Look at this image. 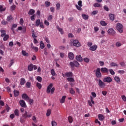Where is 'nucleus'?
<instances>
[{"label": "nucleus", "mask_w": 126, "mask_h": 126, "mask_svg": "<svg viewBox=\"0 0 126 126\" xmlns=\"http://www.w3.org/2000/svg\"><path fill=\"white\" fill-rule=\"evenodd\" d=\"M31 117H32V113H28V112L25 111L20 118V122L21 123V124H24L26 121V119H30Z\"/></svg>", "instance_id": "nucleus-1"}, {"label": "nucleus", "mask_w": 126, "mask_h": 126, "mask_svg": "<svg viewBox=\"0 0 126 126\" xmlns=\"http://www.w3.org/2000/svg\"><path fill=\"white\" fill-rule=\"evenodd\" d=\"M70 46L71 47H76V48H79L81 46V44L79 42V41L77 39L71 40L69 43Z\"/></svg>", "instance_id": "nucleus-2"}, {"label": "nucleus", "mask_w": 126, "mask_h": 126, "mask_svg": "<svg viewBox=\"0 0 126 126\" xmlns=\"http://www.w3.org/2000/svg\"><path fill=\"white\" fill-rule=\"evenodd\" d=\"M46 92L48 94H50V92L52 94H54V93L55 92V88H53L52 83L50 84L48 86Z\"/></svg>", "instance_id": "nucleus-3"}, {"label": "nucleus", "mask_w": 126, "mask_h": 126, "mask_svg": "<svg viewBox=\"0 0 126 126\" xmlns=\"http://www.w3.org/2000/svg\"><path fill=\"white\" fill-rule=\"evenodd\" d=\"M116 28L119 33H123L124 32V26L122 24L120 23H117Z\"/></svg>", "instance_id": "nucleus-4"}, {"label": "nucleus", "mask_w": 126, "mask_h": 126, "mask_svg": "<svg viewBox=\"0 0 126 126\" xmlns=\"http://www.w3.org/2000/svg\"><path fill=\"white\" fill-rule=\"evenodd\" d=\"M69 64L71 68H73L74 66L76 67H79V65H80L79 63L76 61H74L73 62H70Z\"/></svg>", "instance_id": "nucleus-5"}, {"label": "nucleus", "mask_w": 126, "mask_h": 126, "mask_svg": "<svg viewBox=\"0 0 126 126\" xmlns=\"http://www.w3.org/2000/svg\"><path fill=\"white\" fill-rule=\"evenodd\" d=\"M100 68H97L95 71V76L97 78H101L102 77V73H101Z\"/></svg>", "instance_id": "nucleus-6"}, {"label": "nucleus", "mask_w": 126, "mask_h": 126, "mask_svg": "<svg viewBox=\"0 0 126 126\" xmlns=\"http://www.w3.org/2000/svg\"><path fill=\"white\" fill-rule=\"evenodd\" d=\"M98 85L100 88H105V87L106 86V84L105 82L102 81L101 79L98 80Z\"/></svg>", "instance_id": "nucleus-7"}, {"label": "nucleus", "mask_w": 126, "mask_h": 126, "mask_svg": "<svg viewBox=\"0 0 126 126\" xmlns=\"http://www.w3.org/2000/svg\"><path fill=\"white\" fill-rule=\"evenodd\" d=\"M103 82H107V83H110V82L113 81V80L111 77H106L103 78Z\"/></svg>", "instance_id": "nucleus-8"}, {"label": "nucleus", "mask_w": 126, "mask_h": 126, "mask_svg": "<svg viewBox=\"0 0 126 126\" xmlns=\"http://www.w3.org/2000/svg\"><path fill=\"white\" fill-rule=\"evenodd\" d=\"M109 35H111L112 36H115L116 35V32L113 29V28L109 29L107 31Z\"/></svg>", "instance_id": "nucleus-9"}, {"label": "nucleus", "mask_w": 126, "mask_h": 126, "mask_svg": "<svg viewBox=\"0 0 126 126\" xmlns=\"http://www.w3.org/2000/svg\"><path fill=\"white\" fill-rule=\"evenodd\" d=\"M19 103L20 106H22V108H26V107H27V105H26V103L24 100H20Z\"/></svg>", "instance_id": "nucleus-10"}, {"label": "nucleus", "mask_w": 126, "mask_h": 126, "mask_svg": "<svg viewBox=\"0 0 126 126\" xmlns=\"http://www.w3.org/2000/svg\"><path fill=\"white\" fill-rule=\"evenodd\" d=\"M100 71L102 73H109V70L106 67H102L100 69Z\"/></svg>", "instance_id": "nucleus-11"}, {"label": "nucleus", "mask_w": 126, "mask_h": 126, "mask_svg": "<svg viewBox=\"0 0 126 126\" xmlns=\"http://www.w3.org/2000/svg\"><path fill=\"white\" fill-rule=\"evenodd\" d=\"M68 57L69 59L72 61V60L74 59V54H73V53L72 52H70L68 54Z\"/></svg>", "instance_id": "nucleus-12"}, {"label": "nucleus", "mask_w": 126, "mask_h": 126, "mask_svg": "<svg viewBox=\"0 0 126 126\" xmlns=\"http://www.w3.org/2000/svg\"><path fill=\"white\" fill-rule=\"evenodd\" d=\"M22 97L24 99V100H26V101H28L29 100V96L26 94H24L22 95Z\"/></svg>", "instance_id": "nucleus-13"}, {"label": "nucleus", "mask_w": 126, "mask_h": 126, "mask_svg": "<svg viewBox=\"0 0 126 126\" xmlns=\"http://www.w3.org/2000/svg\"><path fill=\"white\" fill-rule=\"evenodd\" d=\"M76 60L78 62L81 63L83 61V59H82V57H81V55L77 56L76 57Z\"/></svg>", "instance_id": "nucleus-14"}, {"label": "nucleus", "mask_w": 126, "mask_h": 126, "mask_svg": "<svg viewBox=\"0 0 126 126\" xmlns=\"http://www.w3.org/2000/svg\"><path fill=\"white\" fill-rule=\"evenodd\" d=\"M90 51H92L93 52L96 51V50H97V45H94L92 46L90 48Z\"/></svg>", "instance_id": "nucleus-15"}, {"label": "nucleus", "mask_w": 126, "mask_h": 126, "mask_svg": "<svg viewBox=\"0 0 126 126\" xmlns=\"http://www.w3.org/2000/svg\"><path fill=\"white\" fill-rule=\"evenodd\" d=\"M31 47L32 50H34L35 52H37L39 50V49L37 47L34 46V45H33V43H31Z\"/></svg>", "instance_id": "nucleus-16"}, {"label": "nucleus", "mask_w": 126, "mask_h": 126, "mask_svg": "<svg viewBox=\"0 0 126 126\" xmlns=\"http://www.w3.org/2000/svg\"><path fill=\"white\" fill-rule=\"evenodd\" d=\"M0 32L1 33V37H4V35L6 34V31L4 30H0Z\"/></svg>", "instance_id": "nucleus-17"}, {"label": "nucleus", "mask_w": 126, "mask_h": 126, "mask_svg": "<svg viewBox=\"0 0 126 126\" xmlns=\"http://www.w3.org/2000/svg\"><path fill=\"white\" fill-rule=\"evenodd\" d=\"M98 117L99 121H104V119H105V117H104V115H103V114H98Z\"/></svg>", "instance_id": "nucleus-18"}, {"label": "nucleus", "mask_w": 126, "mask_h": 126, "mask_svg": "<svg viewBox=\"0 0 126 126\" xmlns=\"http://www.w3.org/2000/svg\"><path fill=\"white\" fill-rule=\"evenodd\" d=\"M34 13H35V10H34L33 9H30V10L28 12V14H29V15H33V14H34Z\"/></svg>", "instance_id": "nucleus-19"}, {"label": "nucleus", "mask_w": 126, "mask_h": 126, "mask_svg": "<svg viewBox=\"0 0 126 126\" xmlns=\"http://www.w3.org/2000/svg\"><path fill=\"white\" fill-rule=\"evenodd\" d=\"M114 80L117 83H120V82H121V79L118 76H116L114 77Z\"/></svg>", "instance_id": "nucleus-20"}, {"label": "nucleus", "mask_w": 126, "mask_h": 126, "mask_svg": "<svg viewBox=\"0 0 126 126\" xmlns=\"http://www.w3.org/2000/svg\"><path fill=\"white\" fill-rule=\"evenodd\" d=\"M82 17L83 19H85V20H87L88 18H89L88 15H86L85 14H83L82 15Z\"/></svg>", "instance_id": "nucleus-21"}, {"label": "nucleus", "mask_w": 126, "mask_h": 126, "mask_svg": "<svg viewBox=\"0 0 126 126\" xmlns=\"http://www.w3.org/2000/svg\"><path fill=\"white\" fill-rule=\"evenodd\" d=\"M28 69L29 71H32V70H33V64L31 63L29 65Z\"/></svg>", "instance_id": "nucleus-22"}, {"label": "nucleus", "mask_w": 126, "mask_h": 126, "mask_svg": "<svg viewBox=\"0 0 126 126\" xmlns=\"http://www.w3.org/2000/svg\"><path fill=\"white\" fill-rule=\"evenodd\" d=\"M110 66H111V67H113L114 66H119V64H117V63H115L114 62H112L110 63Z\"/></svg>", "instance_id": "nucleus-23"}, {"label": "nucleus", "mask_w": 126, "mask_h": 126, "mask_svg": "<svg viewBox=\"0 0 126 126\" xmlns=\"http://www.w3.org/2000/svg\"><path fill=\"white\" fill-rule=\"evenodd\" d=\"M17 27V24H13L12 25V26L11 28V30L12 31L13 33H14V28H16Z\"/></svg>", "instance_id": "nucleus-24"}, {"label": "nucleus", "mask_w": 126, "mask_h": 126, "mask_svg": "<svg viewBox=\"0 0 126 126\" xmlns=\"http://www.w3.org/2000/svg\"><path fill=\"white\" fill-rule=\"evenodd\" d=\"M65 76H67V77H70L72 76V72H66L65 73Z\"/></svg>", "instance_id": "nucleus-25"}, {"label": "nucleus", "mask_w": 126, "mask_h": 126, "mask_svg": "<svg viewBox=\"0 0 126 126\" xmlns=\"http://www.w3.org/2000/svg\"><path fill=\"white\" fill-rule=\"evenodd\" d=\"M14 95L15 97H18L19 95V91L17 90H14Z\"/></svg>", "instance_id": "nucleus-26"}, {"label": "nucleus", "mask_w": 126, "mask_h": 126, "mask_svg": "<svg viewBox=\"0 0 126 126\" xmlns=\"http://www.w3.org/2000/svg\"><path fill=\"white\" fill-rule=\"evenodd\" d=\"M40 19H37L35 21V26L36 27H38V26L41 24Z\"/></svg>", "instance_id": "nucleus-27"}, {"label": "nucleus", "mask_w": 126, "mask_h": 126, "mask_svg": "<svg viewBox=\"0 0 126 126\" xmlns=\"http://www.w3.org/2000/svg\"><path fill=\"white\" fill-rule=\"evenodd\" d=\"M25 82H26V80H25V78H21L20 81L21 85H24L25 84Z\"/></svg>", "instance_id": "nucleus-28"}, {"label": "nucleus", "mask_w": 126, "mask_h": 126, "mask_svg": "<svg viewBox=\"0 0 126 126\" xmlns=\"http://www.w3.org/2000/svg\"><path fill=\"white\" fill-rule=\"evenodd\" d=\"M109 18L110 20H112V21H114L115 20V15L113 14H109Z\"/></svg>", "instance_id": "nucleus-29"}, {"label": "nucleus", "mask_w": 126, "mask_h": 126, "mask_svg": "<svg viewBox=\"0 0 126 126\" xmlns=\"http://www.w3.org/2000/svg\"><path fill=\"white\" fill-rule=\"evenodd\" d=\"M94 7H102V4L99 3H95L94 4Z\"/></svg>", "instance_id": "nucleus-30"}, {"label": "nucleus", "mask_w": 126, "mask_h": 126, "mask_svg": "<svg viewBox=\"0 0 126 126\" xmlns=\"http://www.w3.org/2000/svg\"><path fill=\"white\" fill-rule=\"evenodd\" d=\"M9 38V35L8 34H5L4 35V37L3 38V41H7L8 40V38Z\"/></svg>", "instance_id": "nucleus-31"}, {"label": "nucleus", "mask_w": 126, "mask_h": 126, "mask_svg": "<svg viewBox=\"0 0 126 126\" xmlns=\"http://www.w3.org/2000/svg\"><path fill=\"white\" fill-rule=\"evenodd\" d=\"M51 5V2L46 1L45 2V7H49Z\"/></svg>", "instance_id": "nucleus-32"}, {"label": "nucleus", "mask_w": 126, "mask_h": 126, "mask_svg": "<svg viewBox=\"0 0 126 126\" xmlns=\"http://www.w3.org/2000/svg\"><path fill=\"white\" fill-rule=\"evenodd\" d=\"M22 54L23 56H24L25 57H28V56H29V54L27 53V52H26V51H25V50H23L22 51Z\"/></svg>", "instance_id": "nucleus-33"}, {"label": "nucleus", "mask_w": 126, "mask_h": 126, "mask_svg": "<svg viewBox=\"0 0 126 126\" xmlns=\"http://www.w3.org/2000/svg\"><path fill=\"white\" fill-rule=\"evenodd\" d=\"M69 92L72 95H74L75 94V91H74V89L72 88H70Z\"/></svg>", "instance_id": "nucleus-34"}, {"label": "nucleus", "mask_w": 126, "mask_h": 126, "mask_svg": "<svg viewBox=\"0 0 126 126\" xmlns=\"http://www.w3.org/2000/svg\"><path fill=\"white\" fill-rule=\"evenodd\" d=\"M66 80H67L69 82H74L75 81L74 78H67Z\"/></svg>", "instance_id": "nucleus-35"}, {"label": "nucleus", "mask_w": 126, "mask_h": 126, "mask_svg": "<svg viewBox=\"0 0 126 126\" xmlns=\"http://www.w3.org/2000/svg\"><path fill=\"white\" fill-rule=\"evenodd\" d=\"M26 87L27 88H30L31 87V83L30 82H27L26 84Z\"/></svg>", "instance_id": "nucleus-36"}, {"label": "nucleus", "mask_w": 126, "mask_h": 126, "mask_svg": "<svg viewBox=\"0 0 126 126\" xmlns=\"http://www.w3.org/2000/svg\"><path fill=\"white\" fill-rule=\"evenodd\" d=\"M65 98H66V96H63L61 99V100H60V102L63 104V103H64V101L65 100Z\"/></svg>", "instance_id": "nucleus-37"}, {"label": "nucleus", "mask_w": 126, "mask_h": 126, "mask_svg": "<svg viewBox=\"0 0 126 126\" xmlns=\"http://www.w3.org/2000/svg\"><path fill=\"white\" fill-rule=\"evenodd\" d=\"M14 114H15V115H16V117H19V111L18 110V109H15V110Z\"/></svg>", "instance_id": "nucleus-38"}, {"label": "nucleus", "mask_w": 126, "mask_h": 126, "mask_svg": "<svg viewBox=\"0 0 126 126\" xmlns=\"http://www.w3.org/2000/svg\"><path fill=\"white\" fill-rule=\"evenodd\" d=\"M100 24L102 26H107V23L104 21H101Z\"/></svg>", "instance_id": "nucleus-39"}, {"label": "nucleus", "mask_w": 126, "mask_h": 126, "mask_svg": "<svg viewBox=\"0 0 126 126\" xmlns=\"http://www.w3.org/2000/svg\"><path fill=\"white\" fill-rule=\"evenodd\" d=\"M36 86L38 88V89H41L42 88V84H41L40 83H36Z\"/></svg>", "instance_id": "nucleus-40"}, {"label": "nucleus", "mask_w": 126, "mask_h": 126, "mask_svg": "<svg viewBox=\"0 0 126 126\" xmlns=\"http://www.w3.org/2000/svg\"><path fill=\"white\" fill-rule=\"evenodd\" d=\"M108 71H109L111 75H115V71H114V70H113V69H109L108 70Z\"/></svg>", "instance_id": "nucleus-41"}, {"label": "nucleus", "mask_w": 126, "mask_h": 126, "mask_svg": "<svg viewBox=\"0 0 126 126\" xmlns=\"http://www.w3.org/2000/svg\"><path fill=\"white\" fill-rule=\"evenodd\" d=\"M51 73L53 76H55L57 74L54 69H51Z\"/></svg>", "instance_id": "nucleus-42"}, {"label": "nucleus", "mask_w": 126, "mask_h": 126, "mask_svg": "<svg viewBox=\"0 0 126 126\" xmlns=\"http://www.w3.org/2000/svg\"><path fill=\"white\" fill-rule=\"evenodd\" d=\"M51 113H52V111L51 110V109H48L46 113L47 117H49L50 115H51Z\"/></svg>", "instance_id": "nucleus-43"}, {"label": "nucleus", "mask_w": 126, "mask_h": 126, "mask_svg": "<svg viewBox=\"0 0 126 126\" xmlns=\"http://www.w3.org/2000/svg\"><path fill=\"white\" fill-rule=\"evenodd\" d=\"M16 8V6L15 5H13L10 7V9L11 11H13V10H15Z\"/></svg>", "instance_id": "nucleus-44"}, {"label": "nucleus", "mask_w": 126, "mask_h": 126, "mask_svg": "<svg viewBox=\"0 0 126 126\" xmlns=\"http://www.w3.org/2000/svg\"><path fill=\"white\" fill-rule=\"evenodd\" d=\"M40 46L41 49H44V48H45V45L44 44V43H43V41L40 42Z\"/></svg>", "instance_id": "nucleus-45"}, {"label": "nucleus", "mask_w": 126, "mask_h": 126, "mask_svg": "<svg viewBox=\"0 0 126 126\" xmlns=\"http://www.w3.org/2000/svg\"><path fill=\"white\" fill-rule=\"evenodd\" d=\"M47 51H48V49L46 48H44V54L45 56H48V55H49V53H47Z\"/></svg>", "instance_id": "nucleus-46"}, {"label": "nucleus", "mask_w": 126, "mask_h": 126, "mask_svg": "<svg viewBox=\"0 0 126 126\" xmlns=\"http://www.w3.org/2000/svg\"><path fill=\"white\" fill-rule=\"evenodd\" d=\"M68 120L69 123H70V124H71V123H72V122H73L72 117H71V116H69L68 118Z\"/></svg>", "instance_id": "nucleus-47"}, {"label": "nucleus", "mask_w": 126, "mask_h": 126, "mask_svg": "<svg viewBox=\"0 0 126 126\" xmlns=\"http://www.w3.org/2000/svg\"><path fill=\"white\" fill-rule=\"evenodd\" d=\"M57 29L61 33V34H63V29L60 28L59 27H57Z\"/></svg>", "instance_id": "nucleus-48"}, {"label": "nucleus", "mask_w": 126, "mask_h": 126, "mask_svg": "<svg viewBox=\"0 0 126 126\" xmlns=\"http://www.w3.org/2000/svg\"><path fill=\"white\" fill-rule=\"evenodd\" d=\"M1 23L2 25H6V24H8V22L3 20L1 22Z\"/></svg>", "instance_id": "nucleus-49"}, {"label": "nucleus", "mask_w": 126, "mask_h": 126, "mask_svg": "<svg viewBox=\"0 0 126 126\" xmlns=\"http://www.w3.org/2000/svg\"><path fill=\"white\" fill-rule=\"evenodd\" d=\"M5 10V8H3L2 5H0V11L2 12Z\"/></svg>", "instance_id": "nucleus-50"}, {"label": "nucleus", "mask_w": 126, "mask_h": 126, "mask_svg": "<svg viewBox=\"0 0 126 126\" xmlns=\"http://www.w3.org/2000/svg\"><path fill=\"white\" fill-rule=\"evenodd\" d=\"M28 101L29 102L30 105H32V103L34 102V100H33V99H30V98H29V99H28Z\"/></svg>", "instance_id": "nucleus-51"}, {"label": "nucleus", "mask_w": 126, "mask_h": 126, "mask_svg": "<svg viewBox=\"0 0 126 126\" xmlns=\"http://www.w3.org/2000/svg\"><path fill=\"white\" fill-rule=\"evenodd\" d=\"M118 73L120 74H124L125 73V70H119L118 71Z\"/></svg>", "instance_id": "nucleus-52"}, {"label": "nucleus", "mask_w": 126, "mask_h": 126, "mask_svg": "<svg viewBox=\"0 0 126 126\" xmlns=\"http://www.w3.org/2000/svg\"><path fill=\"white\" fill-rule=\"evenodd\" d=\"M36 80L38 81V82H42V78L40 76H38L36 78Z\"/></svg>", "instance_id": "nucleus-53"}, {"label": "nucleus", "mask_w": 126, "mask_h": 126, "mask_svg": "<svg viewBox=\"0 0 126 126\" xmlns=\"http://www.w3.org/2000/svg\"><path fill=\"white\" fill-rule=\"evenodd\" d=\"M12 20V16H11V15H10V16H8L7 17V21H10V20Z\"/></svg>", "instance_id": "nucleus-54"}, {"label": "nucleus", "mask_w": 126, "mask_h": 126, "mask_svg": "<svg viewBox=\"0 0 126 126\" xmlns=\"http://www.w3.org/2000/svg\"><path fill=\"white\" fill-rule=\"evenodd\" d=\"M52 126H57V122L55 121H52L51 122Z\"/></svg>", "instance_id": "nucleus-55"}, {"label": "nucleus", "mask_w": 126, "mask_h": 126, "mask_svg": "<svg viewBox=\"0 0 126 126\" xmlns=\"http://www.w3.org/2000/svg\"><path fill=\"white\" fill-rule=\"evenodd\" d=\"M121 46H122V43L121 42H120L119 41L116 42V47H121Z\"/></svg>", "instance_id": "nucleus-56"}, {"label": "nucleus", "mask_w": 126, "mask_h": 126, "mask_svg": "<svg viewBox=\"0 0 126 126\" xmlns=\"http://www.w3.org/2000/svg\"><path fill=\"white\" fill-rule=\"evenodd\" d=\"M75 6L78 10H82V8H81V7L80 6H78L77 4H76Z\"/></svg>", "instance_id": "nucleus-57"}, {"label": "nucleus", "mask_w": 126, "mask_h": 126, "mask_svg": "<svg viewBox=\"0 0 126 126\" xmlns=\"http://www.w3.org/2000/svg\"><path fill=\"white\" fill-rule=\"evenodd\" d=\"M24 24V21L23 20V19L21 18L20 20V24L21 25H23Z\"/></svg>", "instance_id": "nucleus-58"}, {"label": "nucleus", "mask_w": 126, "mask_h": 126, "mask_svg": "<svg viewBox=\"0 0 126 126\" xmlns=\"http://www.w3.org/2000/svg\"><path fill=\"white\" fill-rule=\"evenodd\" d=\"M89 61H90L89 59L87 58H84V61L85 62V63H89Z\"/></svg>", "instance_id": "nucleus-59"}, {"label": "nucleus", "mask_w": 126, "mask_h": 126, "mask_svg": "<svg viewBox=\"0 0 126 126\" xmlns=\"http://www.w3.org/2000/svg\"><path fill=\"white\" fill-rule=\"evenodd\" d=\"M35 14L32 15L31 17V20H32V21H34V20H35Z\"/></svg>", "instance_id": "nucleus-60"}, {"label": "nucleus", "mask_w": 126, "mask_h": 126, "mask_svg": "<svg viewBox=\"0 0 126 126\" xmlns=\"http://www.w3.org/2000/svg\"><path fill=\"white\" fill-rule=\"evenodd\" d=\"M52 19H53V16H52V15H50L48 16V21H51V20H52Z\"/></svg>", "instance_id": "nucleus-61"}, {"label": "nucleus", "mask_w": 126, "mask_h": 126, "mask_svg": "<svg viewBox=\"0 0 126 126\" xmlns=\"http://www.w3.org/2000/svg\"><path fill=\"white\" fill-rule=\"evenodd\" d=\"M78 4L79 6L82 7V1L79 0L78 2Z\"/></svg>", "instance_id": "nucleus-62"}, {"label": "nucleus", "mask_w": 126, "mask_h": 126, "mask_svg": "<svg viewBox=\"0 0 126 126\" xmlns=\"http://www.w3.org/2000/svg\"><path fill=\"white\" fill-rule=\"evenodd\" d=\"M45 40L46 43H48V44H49V43H50V40L49 39V38L45 37Z\"/></svg>", "instance_id": "nucleus-63"}, {"label": "nucleus", "mask_w": 126, "mask_h": 126, "mask_svg": "<svg viewBox=\"0 0 126 126\" xmlns=\"http://www.w3.org/2000/svg\"><path fill=\"white\" fill-rule=\"evenodd\" d=\"M122 99L123 100V101H124L125 102L126 101V95H123L122 96Z\"/></svg>", "instance_id": "nucleus-64"}]
</instances>
